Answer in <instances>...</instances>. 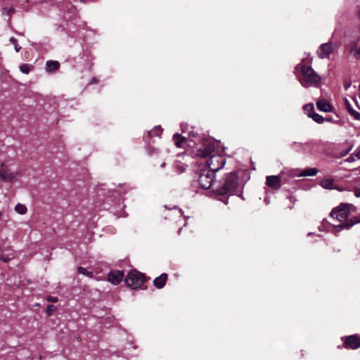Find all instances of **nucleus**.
Here are the masks:
<instances>
[{
	"mask_svg": "<svg viewBox=\"0 0 360 360\" xmlns=\"http://www.w3.org/2000/svg\"><path fill=\"white\" fill-rule=\"evenodd\" d=\"M56 309V307L54 305L50 304L46 307V314L50 316L52 313Z\"/></svg>",
	"mask_w": 360,
	"mask_h": 360,
	"instance_id": "nucleus-30",
	"label": "nucleus"
},
{
	"mask_svg": "<svg viewBox=\"0 0 360 360\" xmlns=\"http://www.w3.org/2000/svg\"><path fill=\"white\" fill-rule=\"evenodd\" d=\"M304 110L309 114H312L314 112V107L312 103L306 104L304 106Z\"/></svg>",
	"mask_w": 360,
	"mask_h": 360,
	"instance_id": "nucleus-28",
	"label": "nucleus"
},
{
	"mask_svg": "<svg viewBox=\"0 0 360 360\" xmlns=\"http://www.w3.org/2000/svg\"><path fill=\"white\" fill-rule=\"evenodd\" d=\"M316 146V143L312 141L304 143L293 142L291 143L290 148L297 152L313 155Z\"/></svg>",
	"mask_w": 360,
	"mask_h": 360,
	"instance_id": "nucleus-8",
	"label": "nucleus"
},
{
	"mask_svg": "<svg viewBox=\"0 0 360 360\" xmlns=\"http://www.w3.org/2000/svg\"><path fill=\"white\" fill-rule=\"evenodd\" d=\"M15 12V10L13 8H7V7H5L3 8V14L4 15H12L13 13H14Z\"/></svg>",
	"mask_w": 360,
	"mask_h": 360,
	"instance_id": "nucleus-29",
	"label": "nucleus"
},
{
	"mask_svg": "<svg viewBox=\"0 0 360 360\" xmlns=\"http://www.w3.org/2000/svg\"><path fill=\"white\" fill-rule=\"evenodd\" d=\"M347 108L348 110L349 113L350 115H352L355 120H360V113L355 110H354L350 104H349L348 101H346Z\"/></svg>",
	"mask_w": 360,
	"mask_h": 360,
	"instance_id": "nucleus-22",
	"label": "nucleus"
},
{
	"mask_svg": "<svg viewBox=\"0 0 360 360\" xmlns=\"http://www.w3.org/2000/svg\"><path fill=\"white\" fill-rule=\"evenodd\" d=\"M81 2H83L84 3L85 2V0H79Z\"/></svg>",
	"mask_w": 360,
	"mask_h": 360,
	"instance_id": "nucleus-41",
	"label": "nucleus"
},
{
	"mask_svg": "<svg viewBox=\"0 0 360 360\" xmlns=\"http://www.w3.org/2000/svg\"><path fill=\"white\" fill-rule=\"evenodd\" d=\"M356 155L357 158L360 160V149L357 150Z\"/></svg>",
	"mask_w": 360,
	"mask_h": 360,
	"instance_id": "nucleus-36",
	"label": "nucleus"
},
{
	"mask_svg": "<svg viewBox=\"0 0 360 360\" xmlns=\"http://www.w3.org/2000/svg\"><path fill=\"white\" fill-rule=\"evenodd\" d=\"M264 201H265V202H266V204H269V202L266 199H265V200H264Z\"/></svg>",
	"mask_w": 360,
	"mask_h": 360,
	"instance_id": "nucleus-40",
	"label": "nucleus"
},
{
	"mask_svg": "<svg viewBox=\"0 0 360 360\" xmlns=\"http://www.w3.org/2000/svg\"><path fill=\"white\" fill-rule=\"evenodd\" d=\"M189 136H195V134H194V133H193V132H191H191H189Z\"/></svg>",
	"mask_w": 360,
	"mask_h": 360,
	"instance_id": "nucleus-39",
	"label": "nucleus"
},
{
	"mask_svg": "<svg viewBox=\"0 0 360 360\" xmlns=\"http://www.w3.org/2000/svg\"><path fill=\"white\" fill-rule=\"evenodd\" d=\"M297 79L304 88L318 87L321 84V77L311 66L304 63V60L298 63L295 68Z\"/></svg>",
	"mask_w": 360,
	"mask_h": 360,
	"instance_id": "nucleus-1",
	"label": "nucleus"
},
{
	"mask_svg": "<svg viewBox=\"0 0 360 360\" xmlns=\"http://www.w3.org/2000/svg\"><path fill=\"white\" fill-rule=\"evenodd\" d=\"M354 195L357 198H360V188H357L354 190Z\"/></svg>",
	"mask_w": 360,
	"mask_h": 360,
	"instance_id": "nucleus-33",
	"label": "nucleus"
},
{
	"mask_svg": "<svg viewBox=\"0 0 360 360\" xmlns=\"http://www.w3.org/2000/svg\"><path fill=\"white\" fill-rule=\"evenodd\" d=\"M225 163V158L220 153L212 155L207 161L208 169L212 171L214 174L220 170Z\"/></svg>",
	"mask_w": 360,
	"mask_h": 360,
	"instance_id": "nucleus-6",
	"label": "nucleus"
},
{
	"mask_svg": "<svg viewBox=\"0 0 360 360\" xmlns=\"http://www.w3.org/2000/svg\"><path fill=\"white\" fill-rule=\"evenodd\" d=\"M20 175V172H11L6 165L4 164L0 165V179L6 181L11 182L13 181L17 176Z\"/></svg>",
	"mask_w": 360,
	"mask_h": 360,
	"instance_id": "nucleus-11",
	"label": "nucleus"
},
{
	"mask_svg": "<svg viewBox=\"0 0 360 360\" xmlns=\"http://www.w3.org/2000/svg\"><path fill=\"white\" fill-rule=\"evenodd\" d=\"M60 68V63L56 60H48L46 63V70L48 72H53Z\"/></svg>",
	"mask_w": 360,
	"mask_h": 360,
	"instance_id": "nucleus-19",
	"label": "nucleus"
},
{
	"mask_svg": "<svg viewBox=\"0 0 360 360\" xmlns=\"http://www.w3.org/2000/svg\"><path fill=\"white\" fill-rule=\"evenodd\" d=\"M149 134H150L151 136L155 135V134H156V129H153V131H151L150 132H149Z\"/></svg>",
	"mask_w": 360,
	"mask_h": 360,
	"instance_id": "nucleus-35",
	"label": "nucleus"
},
{
	"mask_svg": "<svg viewBox=\"0 0 360 360\" xmlns=\"http://www.w3.org/2000/svg\"><path fill=\"white\" fill-rule=\"evenodd\" d=\"M97 82V80L96 78H93L92 80H91V83H96Z\"/></svg>",
	"mask_w": 360,
	"mask_h": 360,
	"instance_id": "nucleus-38",
	"label": "nucleus"
},
{
	"mask_svg": "<svg viewBox=\"0 0 360 360\" xmlns=\"http://www.w3.org/2000/svg\"><path fill=\"white\" fill-rule=\"evenodd\" d=\"M360 223V216L354 217L353 219L347 221V223H342L338 225H334V228L338 231H340L343 229H349L353 225Z\"/></svg>",
	"mask_w": 360,
	"mask_h": 360,
	"instance_id": "nucleus-16",
	"label": "nucleus"
},
{
	"mask_svg": "<svg viewBox=\"0 0 360 360\" xmlns=\"http://www.w3.org/2000/svg\"><path fill=\"white\" fill-rule=\"evenodd\" d=\"M338 45L330 41L322 44L319 49L317 50V55L319 58L324 59L329 57V56L338 49Z\"/></svg>",
	"mask_w": 360,
	"mask_h": 360,
	"instance_id": "nucleus-9",
	"label": "nucleus"
},
{
	"mask_svg": "<svg viewBox=\"0 0 360 360\" xmlns=\"http://www.w3.org/2000/svg\"><path fill=\"white\" fill-rule=\"evenodd\" d=\"M239 185L238 176L235 172H231L225 175L221 181L219 182V185L214 190V192L218 195H231L233 193L240 196L245 200V198L241 195L237 188Z\"/></svg>",
	"mask_w": 360,
	"mask_h": 360,
	"instance_id": "nucleus-2",
	"label": "nucleus"
},
{
	"mask_svg": "<svg viewBox=\"0 0 360 360\" xmlns=\"http://www.w3.org/2000/svg\"><path fill=\"white\" fill-rule=\"evenodd\" d=\"M347 160L348 162H352L353 160H354V159L353 158H352V157H349V158H347Z\"/></svg>",
	"mask_w": 360,
	"mask_h": 360,
	"instance_id": "nucleus-37",
	"label": "nucleus"
},
{
	"mask_svg": "<svg viewBox=\"0 0 360 360\" xmlns=\"http://www.w3.org/2000/svg\"><path fill=\"white\" fill-rule=\"evenodd\" d=\"M33 68V66L30 64L24 63L20 66V70L24 74H28L30 70Z\"/></svg>",
	"mask_w": 360,
	"mask_h": 360,
	"instance_id": "nucleus-25",
	"label": "nucleus"
},
{
	"mask_svg": "<svg viewBox=\"0 0 360 360\" xmlns=\"http://www.w3.org/2000/svg\"><path fill=\"white\" fill-rule=\"evenodd\" d=\"M46 300L49 302H57L58 301V299L57 297H52V296H50V295H48L46 297Z\"/></svg>",
	"mask_w": 360,
	"mask_h": 360,
	"instance_id": "nucleus-31",
	"label": "nucleus"
},
{
	"mask_svg": "<svg viewBox=\"0 0 360 360\" xmlns=\"http://www.w3.org/2000/svg\"><path fill=\"white\" fill-rule=\"evenodd\" d=\"M9 41L12 44H13L15 51L19 52L21 49V46L18 45V40L15 37H12L10 38Z\"/></svg>",
	"mask_w": 360,
	"mask_h": 360,
	"instance_id": "nucleus-27",
	"label": "nucleus"
},
{
	"mask_svg": "<svg viewBox=\"0 0 360 360\" xmlns=\"http://www.w3.org/2000/svg\"><path fill=\"white\" fill-rule=\"evenodd\" d=\"M309 117H311L314 121L317 122L318 124H321L324 122L325 119L319 114L316 112H313L312 114H309Z\"/></svg>",
	"mask_w": 360,
	"mask_h": 360,
	"instance_id": "nucleus-23",
	"label": "nucleus"
},
{
	"mask_svg": "<svg viewBox=\"0 0 360 360\" xmlns=\"http://www.w3.org/2000/svg\"><path fill=\"white\" fill-rule=\"evenodd\" d=\"M124 277V273L122 271L116 270L112 271L109 273L108 280L109 282L114 285H117L122 280Z\"/></svg>",
	"mask_w": 360,
	"mask_h": 360,
	"instance_id": "nucleus-15",
	"label": "nucleus"
},
{
	"mask_svg": "<svg viewBox=\"0 0 360 360\" xmlns=\"http://www.w3.org/2000/svg\"><path fill=\"white\" fill-rule=\"evenodd\" d=\"M214 181V174L207 169L201 170L198 177L200 186L205 189H209Z\"/></svg>",
	"mask_w": 360,
	"mask_h": 360,
	"instance_id": "nucleus-7",
	"label": "nucleus"
},
{
	"mask_svg": "<svg viewBox=\"0 0 360 360\" xmlns=\"http://www.w3.org/2000/svg\"><path fill=\"white\" fill-rule=\"evenodd\" d=\"M0 259L2 260L4 262L6 263L9 261L10 259L8 257H4L1 256L0 257Z\"/></svg>",
	"mask_w": 360,
	"mask_h": 360,
	"instance_id": "nucleus-34",
	"label": "nucleus"
},
{
	"mask_svg": "<svg viewBox=\"0 0 360 360\" xmlns=\"http://www.w3.org/2000/svg\"><path fill=\"white\" fill-rule=\"evenodd\" d=\"M343 347L347 349H356L360 347V339L356 335L342 337Z\"/></svg>",
	"mask_w": 360,
	"mask_h": 360,
	"instance_id": "nucleus-12",
	"label": "nucleus"
},
{
	"mask_svg": "<svg viewBox=\"0 0 360 360\" xmlns=\"http://www.w3.org/2000/svg\"><path fill=\"white\" fill-rule=\"evenodd\" d=\"M284 175V172H281L279 175L266 176V184L274 190H278L281 186V178Z\"/></svg>",
	"mask_w": 360,
	"mask_h": 360,
	"instance_id": "nucleus-14",
	"label": "nucleus"
},
{
	"mask_svg": "<svg viewBox=\"0 0 360 360\" xmlns=\"http://www.w3.org/2000/svg\"><path fill=\"white\" fill-rule=\"evenodd\" d=\"M222 150H221L219 147V143L209 141L206 143L202 148H200L197 151V155L202 158H206L207 156H211L214 154V153H222Z\"/></svg>",
	"mask_w": 360,
	"mask_h": 360,
	"instance_id": "nucleus-5",
	"label": "nucleus"
},
{
	"mask_svg": "<svg viewBox=\"0 0 360 360\" xmlns=\"http://www.w3.org/2000/svg\"><path fill=\"white\" fill-rule=\"evenodd\" d=\"M326 121H330V119H326Z\"/></svg>",
	"mask_w": 360,
	"mask_h": 360,
	"instance_id": "nucleus-42",
	"label": "nucleus"
},
{
	"mask_svg": "<svg viewBox=\"0 0 360 360\" xmlns=\"http://www.w3.org/2000/svg\"><path fill=\"white\" fill-rule=\"evenodd\" d=\"M168 276L163 273L160 276L155 278L153 281V285L158 289L162 288L167 281Z\"/></svg>",
	"mask_w": 360,
	"mask_h": 360,
	"instance_id": "nucleus-18",
	"label": "nucleus"
},
{
	"mask_svg": "<svg viewBox=\"0 0 360 360\" xmlns=\"http://www.w3.org/2000/svg\"><path fill=\"white\" fill-rule=\"evenodd\" d=\"M354 57L356 58H359L360 59V46L359 47V49L356 51L355 53H354Z\"/></svg>",
	"mask_w": 360,
	"mask_h": 360,
	"instance_id": "nucleus-32",
	"label": "nucleus"
},
{
	"mask_svg": "<svg viewBox=\"0 0 360 360\" xmlns=\"http://www.w3.org/2000/svg\"><path fill=\"white\" fill-rule=\"evenodd\" d=\"M316 106L320 111L325 112L333 111L332 105L326 99H321L318 101L316 103Z\"/></svg>",
	"mask_w": 360,
	"mask_h": 360,
	"instance_id": "nucleus-17",
	"label": "nucleus"
},
{
	"mask_svg": "<svg viewBox=\"0 0 360 360\" xmlns=\"http://www.w3.org/2000/svg\"><path fill=\"white\" fill-rule=\"evenodd\" d=\"M222 150H221L219 147V143L209 141L206 143L202 148H200L197 151V155L202 158H206L207 156H211L214 154V153H222Z\"/></svg>",
	"mask_w": 360,
	"mask_h": 360,
	"instance_id": "nucleus-4",
	"label": "nucleus"
},
{
	"mask_svg": "<svg viewBox=\"0 0 360 360\" xmlns=\"http://www.w3.org/2000/svg\"><path fill=\"white\" fill-rule=\"evenodd\" d=\"M15 211L20 214H25L27 212V209L25 205L18 203L15 206Z\"/></svg>",
	"mask_w": 360,
	"mask_h": 360,
	"instance_id": "nucleus-24",
	"label": "nucleus"
},
{
	"mask_svg": "<svg viewBox=\"0 0 360 360\" xmlns=\"http://www.w3.org/2000/svg\"><path fill=\"white\" fill-rule=\"evenodd\" d=\"M334 181L333 179H324L321 181L320 186L325 189H335Z\"/></svg>",
	"mask_w": 360,
	"mask_h": 360,
	"instance_id": "nucleus-20",
	"label": "nucleus"
},
{
	"mask_svg": "<svg viewBox=\"0 0 360 360\" xmlns=\"http://www.w3.org/2000/svg\"><path fill=\"white\" fill-rule=\"evenodd\" d=\"M348 210L347 209V205L345 204H342L340 206L333 209L330 212V217L338 219L340 223H345V221L348 217Z\"/></svg>",
	"mask_w": 360,
	"mask_h": 360,
	"instance_id": "nucleus-10",
	"label": "nucleus"
},
{
	"mask_svg": "<svg viewBox=\"0 0 360 360\" xmlns=\"http://www.w3.org/2000/svg\"><path fill=\"white\" fill-rule=\"evenodd\" d=\"M318 173V169L314 167H310L303 169L300 173H297L295 170H290L288 172V176L290 178H293L295 176H314L316 175Z\"/></svg>",
	"mask_w": 360,
	"mask_h": 360,
	"instance_id": "nucleus-13",
	"label": "nucleus"
},
{
	"mask_svg": "<svg viewBox=\"0 0 360 360\" xmlns=\"http://www.w3.org/2000/svg\"><path fill=\"white\" fill-rule=\"evenodd\" d=\"M77 271L79 274H83V275H85L86 276H89V277H92L93 276V272L92 271H87L85 268L84 267H82V266H79L77 268Z\"/></svg>",
	"mask_w": 360,
	"mask_h": 360,
	"instance_id": "nucleus-26",
	"label": "nucleus"
},
{
	"mask_svg": "<svg viewBox=\"0 0 360 360\" xmlns=\"http://www.w3.org/2000/svg\"><path fill=\"white\" fill-rule=\"evenodd\" d=\"M146 281L145 275L136 269L130 271L124 280L127 286L132 289L140 288Z\"/></svg>",
	"mask_w": 360,
	"mask_h": 360,
	"instance_id": "nucleus-3",
	"label": "nucleus"
},
{
	"mask_svg": "<svg viewBox=\"0 0 360 360\" xmlns=\"http://www.w3.org/2000/svg\"><path fill=\"white\" fill-rule=\"evenodd\" d=\"M173 139L175 142V145L178 148H181V144L186 140V139L178 133H176L173 136Z\"/></svg>",
	"mask_w": 360,
	"mask_h": 360,
	"instance_id": "nucleus-21",
	"label": "nucleus"
}]
</instances>
